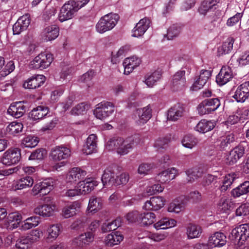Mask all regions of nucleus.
Instances as JSON below:
<instances>
[{"instance_id": "f257e3e1", "label": "nucleus", "mask_w": 249, "mask_h": 249, "mask_svg": "<svg viewBox=\"0 0 249 249\" xmlns=\"http://www.w3.org/2000/svg\"><path fill=\"white\" fill-rule=\"evenodd\" d=\"M119 19L117 14L110 13L102 17L96 24V30L100 33H104L111 30Z\"/></svg>"}, {"instance_id": "f03ea898", "label": "nucleus", "mask_w": 249, "mask_h": 249, "mask_svg": "<svg viewBox=\"0 0 249 249\" xmlns=\"http://www.w3.org/2000/svg\"><path fill=\"white\" fill-rule=\"evenodd\" d=\"M78 10V5L74 0H69L61 7L59 14V20L61 22L72 18Z\"/></svg>"}, {"instance_id": "7ed1b4c3", "label": "nucleus", "mask_w": 249, "mask_h": 249, "mask_svg": "<svg viewBox=\"0 0 249 249\" xmlns=\"http://www.w3.org/2000/svg\"><path fill=\"white\" fill-rule=\"evenodd\" d=\"M53 60L52 54L42 53L31 62L30 66L33 69L43 70L49 67Z\"/></svg>"}, {"instance_id": "20e7f679", "label": "nucleus", "mask_w": 249, "mask_h": 249, "mask_svg": "<svg viewBox=\"0 0 249 249\" xmlns=\"http://www.w3.org/2000/svg\"><path fill=\"white\" fill-rule=\"evenodd\" d=\"M21 159L20 149L18 148L9 149L3 154L0 162L4 165H11L18 163Z\"/></svg>"}, {"instance_id": "39448f33", "label": "nucleus", "mask_w": 249, "mask_h": 249, "mask_svg": "<svg viewBox=\"0 0 249 249\" xmlns=\"http://www.w3.org/2000/svg\"><path fill=\"white\" fill-rule=\"evenodd\" d=\"M55 184V181L52 178H47L36 184L33 188L35 195H46L52 190Z\"/></svg>"}, {"instance_id": "423d86ee", "label": "nucleus", "mask_w": 249, "mask_h": 249, "mask_svg": "<svg viewBox=\"0 0 249 249\" xmlns=\"http://www.w3.org/2000/svg\"><path fill=\"white\" fill-rule=\"evenodd\" d=\"M71 150L65 146H57L52 149L50 156L55 161L67 159L71 155Z\"/></svg>"}, {"instance_id": "0eeeda50", "label": "nucleus", "mask_w": 249, "mask_h": 249, "mask_svg": "<svg viewBox=\"0 0 249 249\" xmlns=\"http://www.w3.org/2000/svg\"><path fill=\"white\" fill-rule=\"evenodd\" d=\"M87 172L78 167L72 168L69 172L67 176L68 181L71 183L82 182L81 180L85 178Z\"/></svg>"}, {"instance_id": "6e6552de", "label": "nucleus", "mask_w": 249, "mask_h": 249, "mask_svg": "<svg viewBox=\"0 0 249 249\" xmlns=\"http://www.w3.org/2000/svg\"><path fill=\"white\" fill-rule=\"evenodd\" d=\"M245 153L244 147L239 145L230 151L226 159V163L229 165H233L241 158Z\"/></svg>"}, {"instance_id": "1a4fd4ad", "label": "nucleus", "mask_w": 249, "mask_h": 249, "mask_svg": "<svg viewBox=\"0 0 249 249\" xmlns=\"http://www.w3.org/2000/svg\"><path fill=\"white\" fill-rule=\"evenodd\" d=\"M45 77L43 75H35L24 82L23 87L25 89H36L40 87L45 81Z\"/></svg>"}, {"instance_id": "9d476101", "label": "nucleus", "mask_w": 249, "mask_h": 249, "mask_svg": "<svg viewBox=\"0 0 249 249\" xmlns=\"http://www.w3.org/2000/svg\"><path fill=\"white\" fill-rule=\"evenodd\" d=\"M30 23V19L27 14L20 17L13 26V34L19 35L26 30Z\"/></svg>"}, {"instance_id": "9b49d317", "label": "nucleus", "mask_w": 249, "mask_h": 249, "mask_svg": "<svg viewBox=\"0 0 249 249\" xmlns=\"http://www.w3.org/2000/svg\"><path fill=\"white\" fill-rule=\"evenodd\" d=\"M249 96V81L244 83L238 87L233 97L238 102H244Z\"/></svg>"}, {"instance_id": "f8f14e48", "label": "nucleus", "mask_w": 249, "mask_h": 249, "mask_svg": "<svg viewBox=\"0 0 249 249\" xmlns=\"http://www.w3.org/2000/svg\"><path fill=\"white\" fill-rule=\"evenodd\" d=\"M26 111V106L23 105V102H18L11 104L7 112L16 118L22 116Z\"/></svg>"}, {"instance_id": "ddd939ff", "label": "nucleus", "mask_w": 249, "mask_h": 249, "mask_svg": "<svg viewBox=\"0 0 249 249\" xmlns=\"http://www.w3.org/2000/svg\"><path fill=\"white\" fill-rule=\"evenodd\" d=\"M208 242L210 246L221 247L226 244L227 237L222 232H215L209 238Z\"/></svg>"}, {"instance_id": "4468645a", "label": "nucleus", "mask_w": 249, "mask_h": 249, "mask_svg": "<svg viewBox=\"0 0 249 249\" xmlns=\"http://www.w3.org/2000/svg\"><path fill=\"white\" fill-rule=\"evenodd\" d=\"M165 200L161 196H154L145 203L144 207L150 211H158L163 207Z\"/></svg>"}, {"instance_id": "2eb2a0df", "label": "nucleus", "mask_w": 249, "mask_h": 249, "mask_svg": "<svg viewBox=\"0 0 249 249\" xmlns=\"http://www.w3.org/2000/svg\"><path fill=\"white\" fill-rule=\"evenodd\" d=\"M101 179L104 187H111L114 186L115 180V172L112 167H109L105 170Z\"/></svg>"}, {"instance_id": "dca6fc26", "label": "nucleus", "mask_w": 249, "mask_h": 249, "mask_svg": "<svg viewBox=\"0 0 249 249\" xmlns=\"http://www.w3.org/2000/svg\"><path fill=\"white\" fill-rule=\"evenodd\" d=\"M232 78L231 69L229 68L223 67L219 73L216 77V81L219 85H223Z\"/></svg>"}, {"instance_id": "f3484780", "label": "nucleus", "mask_w": 249, "mask_h": 249, "mask_svg": "<svg viewBox=\"0 0 249 249\" xmlns=\"http://www.w3.org/2000/svg\"><path fill=\"white\" fill-rule=\"evenodd\" d=\"M141 63V59L136 56H133L125 58L123 62L124 68V73L129 74L134 68L139 66Z\"/></svg>"}, {"instance_id": "a211bd4d", "label": "nucleus", "mask_w": 249, "mask_h": 249, "mask_svg": "<svg viewBox=\"0 0 249 249\" xmlns=\"http://www.w3.org/2000/svg\"><path fill=\"white\" fill-rule=\"evenodd\" d=\"M185 71L184 70H180L173 76L172 86L174 90L181 89L184 87L185 83Z\"/></svg>"}, {"instance_id": "6ab92c4d", "label": "nucleus", "mask_w": 249, "mask_h": 249, "mask_svg": "<svg viewBox=\"0 0 249 249\" xmlns=\"http://www.w3.org/2000/svg\"><path fill=\"white\" fill-rule=\"evenodd\" d=\"M211 76L210 71L202 70L200 72L199 77L195 82L192 87L193 90H197L202 88L206 83L208 79Z\"/></svg>"}, {"instance_id": "aec40b11", "label": "nucleus", "mask_w": 249, "mask_h": 249, "mask_svg": "<svg viewBox=\"0 0 249 249\" xmlns=\"http://www.w3.org/2000/svg\"><path fill=\"white\" fill-rule=\"evenodd\" d=\"M150 20L147 18H143L136 24L133 31V36L139 37L144 34L149 27Z\"/></svg>"}, {"instance_id": "412c9836", "label": "nucleus", "mask_w": 249, "mask_h": 249, "mask_svg": "<svg viewBox=\"0 0 249 249\" xmlns=\"http://www.w3.org/2000/svg\"><path fill=\"white\" fill-rule=\"evenodd\" d=\"M97 136L95 134L90 135L87 139L85 144L84 145L83 150L87 155L92 154L96 151Z\"/></svg>"}, {"instance_id": "4be33fe9", "label": "nucleus", "mask_w": 249, "mask_h": 249, "mask_svg": "<svg viewBox=\"0 0 249 249\" xmlns=\"http://www.w3.org/2000/svg\"><path fill=\"white\" fill-rule=\"evenodd\" d=\"M184 111L183 107L179 104L175 105L171 107L167 112V119L176 121L181 117Z\"/></svg>"}, {"instance_id": "5701e85b", "label": "nucleus", "mask_w": 249, "mask_h": 249, "mask_svg": "<svg viewBox=\"0 0 249 249\" xmlns=\"http://www.w3.org/2000/svg\"><path fill=\"white\" fill-rule=\"evenodd\" d=\"M124 236L121 232L117 231L112 232L106 237L105 243L108 247H113L119 244L123 240Z\"/></svg>"}, {"instance_id": "b1692460", "label": "nucleus", "mask_w": 249, "mask_h": 249, "mask_svg": "<svg viewBox=\"0 0 249 249\" xmlns=\"http://www.w3.org/2000/svg\"><path fill=\"white\" fill-rule=\"evenodd\" d=\"M48 112V107L39 106L32 110L29 113V117L33 120H37L43 118Z\"/></svg>"}, {"instance_id": "393cba45", "label": "nucleus", "mask_w": 249, "mask_h": 249, "mask_svg": "<svg viewBox=\"0 0 249 249\" xmlns=\"http://www.w3.org/2000/svg\"><path fill=\"white\" fill-rule=\"evenodd\" d=\"M98 185V182L93 178H90L85 179L82 181L79 187L82 188V194H89Z\"/></svg>"}, {"instance_id": "a878e982", "label": "nucleus", "mask_w": 249, "mask_h": 249, "mask_svg": "<svg viewBox=\"0 0 249 249\" xmlns=\"http://www.w3.org/2000/svg\"><path fill=\"white\" fill-rule=\"evenodd\" d=\"M202 231L200 226L192 223H189L186 229L188 238L192 239L199 237L201 234Z\"/></svg>"}, {"instance_id": "bb28decb", "label": "nucleus", "mask_w": 249, "mask_h": 249, "mask_svg": "<svg viewBox=\"0 0 249 249\" xmlns=\"http://www.w3.org/2000/svg\"><path fill=\"white\" fill-rule=\"evenodd\" d=\"M59 27L56 25L49 26L44 31V39L46 41L55 39L59 35Z\"/></svg>"}, {"instance_id": "cd10ccee", "label": "nucleus", "mask_w": 249, "mask_h": 249, "mask_svg": "<svg viewBox=\"0 0 249 249\" xmlns=\"http://www.w3.org/2000/svg\"><path fill=\"white\" fill-rule=\"evenodd\" d=\"M234 39L232 37H230L223 42L222 46L218 48L217 55L222 56L223 55L231 53L233 48V44Z\"/></svg>"}, {"instance_id": "c85d7f7f", "label": "nucleus", "mask_w": 249, "mask_h": 249, "mask_svg": "<svg viewBox=\"0 0 249 249\" xmlns=\"http://www.w3.org/2000/svg\"><path fill=\"white\" fill-rule=\"evenodd\" d=\"M217 0H204L198 8L201 14L205 15L208 11H213L216 9Z\"/></svg>"}, {"instance_id": "c756f323", "label": "nucleus", "mask_w": 249, "mask_h": 249, "mask_svg": "<svg viewBox=\"0 0 249 249\" xmlns=\"http://www.w3.org/2000/svg\"><path fill=\"white\" fill-rule=\"evenodd\" d=\"M80 208L79 203L75 201L71 204L65 206L62 210V214L68 218L75 215Z\"/></svg>"}, {"instance_id": "7c9ffc66", "label": "nucleus", "mask_w": 249, "mask_h": 249, "mask_svg": "<svg viewBox=\"0 0 249 249\" xmlns=\"http://www.w3.org/2000/svg\"><path fill=\"white\" fill-rule=\"evenodd\" d=\"M176 224L177 221L175 219L165 217L154 224V227L157 230L166 229L175 226Z\"/></svg>"}, {"instance_id": "2f4dec72", "label": "nucleus", "mask_w": 249, "mask_h": 249, "mask_svg": "<svg viewBox=\"0 0 249 249\" xmlns=\"http://www.w3.org/2000/svg\"><path fill=\"white\" fill-rule=\"evenodd\" d=\"M134 144V139L132 137L128 138L125 140L123 139V142L118 150V153L120 155L126 154L130 149L133 148Z\"/></svg>"}, {"instance_id": "473e14b6", "label": "nucleus", "mask_w": 249, "mask_h": 249, "mask_svg": "<svg viewBox=\"0 0 249 249\" xmlns=\"http://www.w3.org/2000/svg\"><path fill=\"white\" fill-rule=\"evenodd\" d=\"M249 193V181H246L233 189L231 195L234 197H239Z\"/></svg>"}, {"instance_id": "72a5a7b5", "label": "nucleus", "mask_w": 249, "mask_h": 249, "mask_svg": "<svg viewBox=\"0 0 249 249\" xmlns=\"http://www.w3.org/2000/svg\"><path fill=\"white\" fill-rule=\"evenodd\" d=\"M214 127V125L211 121L201 120L196 126V130L200 133H206L211 131Z\"/></svg>"}, {"instance_id": "f704fd0d", "label": "nucleus", "mask_w": 249, "mask_h": 249, "mask_svg": "<svg viewBox=\"0 0 249 249\" xmlns=\"http://www.w3.org/2000/svg\"><path fill=\"white\" fill-rule=\"evenodd\" d=\"M137 114L139 116V122L140 124H144L149 120L151 116V109L147 106L143 108H139L136 110Z\"/></svg>"}, {"instance_id": "c9c22d12", "label": "nucleus", "mask_w": 249, "mask_h": 249, "mask_svg": "<svg viewBox=\"0 0 249 249\" xmlns=\"http://www.w3.org/2000/svg\"><path fill=\"white\" fill-rule=\"evenodd\" d=\"M175 176V175L171 173V170L168 169L163 171L158 174L155 178L157 181L161 183H164L173 179Z\"/></svg>"}, {"instance_id": "e433bc0d", "label": "nucleus", "mask_w": 249, "mask_h": 249, "mask_svg": "<svg viewBox=\"0 0 249 249\" xmlns=\"http://www.w3.org/2000/svg\"><path fill=\"white\" fill-rule=\"evenodd\" d=\"M186 174L187 176V182H192L202 177L203 171L200 168H196L188 170L186 171Z\"/></svg>"}, {"instance_id": "4c0bfd02", "label": "nucleus", "mask_w": 249, "mask_h": 249, "mask_svg": "<svg viewBox=\"0 0 249 249\" xmlns=\"http://www.w3.org/2000/svg\"><path fill=\"white\" fill-rule=\"evenodd\" d=\"M34 212L36 214L43 217H49L53 214V209L52 208V206L46 204L36 208L34 210Z\"/></svg>"}, {"instance_id": "58836bf2", "label": "nucleus", "mask_w": 249, "mask_h": 249, "mask_svg": "<svg viewBox=\"0 0 249 249\" xmlns=\"http://www.w3.org/2000/svg\"><path fill=\"white\" fill-rule=\"evenodd\" d=\"M102 200L100 197L92 196L89 203L88 209L91 212H95L100 210L102 207Z\"/></svg>"}, {"instance_id": "ea45409f", "label": "nucleus", "mask_w": 249, "mask_h": 249, "mask_svg": "<svg viewBox=\"0 0 249 249\" xmlns=\"http://www.w3.org/2000/svg\"><path fill=\"white\" fill-rule=\"evenodd\" d=\"M22 219L21 215L18 212L9 213L7 217V221L9 225L14 228L18 227Z\"/></svg>"}, {"instance_id": "a19ab883", "label": "nucleus", "mask_w": 249, "mask_h": 249, "mask_svg": "<svg viewBox=\"0 0 249 249\" xmlns=\"http://www.w3.org/2000/svg\"><path fill=\"white\" fill-rule=\"evenodd\" d=\"M34 183V180L32 177L27 176L20 178L17 183L15 189L21 190L31 187Z\"/></svg>"}, {"instance_id": "79ce46f5", "label": "nucleus", "mask_w": 249, "mask_h": 249, "mask_svg": "<svg viewBox=\"0 0 249 249\" xmlns=\"http://www.w3.org/2000/svg\"><path fill=\"white\" fill-rule=\"evenodd\" d=\"M39 142L37 137L29 135L25 137L21 142V147L22 148H32L36 146Z\"/></svg>"}, {"instance_id": "37998d69", "label": "nucleus", "mask_w": 249, "mask_h": 249, "mask_svg": "<svg viewBox=\"0 0 249 249\" xmlns=\"http://www.w3.org/2000/svg\"><path fill=\"white\" fill-rule=\"evenodd\" d=\"M33 243L27 235L22 236L17 240L16 247L18 249H28Z\"/></svg>"}, {"instance_id": "c03bdc74", "label": "nucleus", "mask_w": 249, "mask_h": 249, "mask_svg": "<svg viewBox=\"0 0 249 249\" xmlns=\"http://www.w3.org/2000/svg\"><path fill=\"white\" fill-rule=\"evenodd\" d=\"M156 216L153 213H141L140 222L144 226L150 225L155 221Z\"/></svg>"}, {"instance_id": "a18cd8bd", "label": "nucleus", "mask_w": 249, "mask_h": 249, "mask_svg": "<svg viewBox=\"0 0 249 249\" xmlns=\"http://www.w3.org/2000/svg\"><path fill=\"white\" fill-rule=\"evenodd\" d=\"M181 31V27L176 24L171 26L167 30V33L164 35L168 40H172L177 37Z\"/></svg>"}, {"instance_id": "49530a36", "label": "nucleus", "mask_w": 249, "mask_h": 249, "mask_svg": "<svg viewBox=\"0 0 249 249\" xmlns=\"http://www.w3.org/2000/svg\"><path fill=\"white\" fill-rule=\"evenodd\" d=\"M23 124L21 123L13 122L10 123L6 128V131L11 134L15 135L23 129Z\"/></svg>"}, {"instance_id": "de8ad7c7", "label": "nucleus", "mask_w": 249, "mask_h": 249, "mask_svg": "<svg viewBox=\"0 0 249 249\" xmlns=\"http://www.w3.org/2000/svg\"><path fill=\"white\" fill-rule=\"evenodd\" d=\"M123 142V138L121 137H116L111 139L109 141L107 144V148L108 150H113L114 149L117 150L118 153V150L119 149L121 144Z\"/></svg>"}, {"instance_id": "09e8293b", "label": "nucleus", "mask_w": 249, "mask_h": 249, "mask_svg": "<svg viewBox=\"0 0 249 249\" xmlns=\"http://www.w3.org/2000/svg\"><path fill=\"white\" fill-rule=\"evenodd\" d=\"M240 233V239H242L244 243L248 238L249 237V224H245L240 225L237 228V231L234 233Z\"/></svg>"}, {"instance_id": "8fccbe9b", "label": "nucleus", "mask_w": 249, "mask_h": 249, "mask_svg": "<svg viewBox=\"0 0 249 249\" xmlns=\"http://www.w3.org/2000/svg\"><path fill=\"white\" fill-rule=\"evenodd\" d=\"M47 151L44 148H39L33 152L29 157V160H41L47 156Z\"/></svg>"}, {"instance_id": "3c124183", "label": "nucleus", "mask_w": 249, "mask_h": 249, "mask_svg": "<svg viewBox=\"0 0 249 249\" xmlns=\"http://www.w3.org/2000/svg\"><path fill=\"white\" fill-rule=\"evenodd\" d=\"M236 178V175L234 173L227 175L223 181V184L221 187V191H226L228 187L230 186L234 179Z\"/></svg>"}, {"instance_id": "603ef678", "label": "nucleus", "mask_w": 249, "mask_h": 249, "mask_svg": "<svg viewBox=\"0 0 249 249\" xmlns=\"http://www.w3.org/2000/svg\"><path fill=\"white\" fill-rule=\"evenodd\" d=\"M161 76V74L160 71H155L145 79V84L148 87H152L160 78Z\"/></svg>"}, {"instance_id": "864d4df0", "label": "nucleus", "mask_w": 249, "mask_h": 249, "mask_svg": "<svg viewBox=\"0 0 249 249\" xmlns=\"http://www.w3.org/2000/svg\"><path fill=\"white\" fill-rule=\"evenodd\" d=\"M119 225V221L117 220H114L110 222L105 223L102 226V231L104 232L114 231Z\"/></svg>"}, {"instance_id": "5fc2aeb1", "label": "nucleus", "mask_w": 249, "mask_h": 249, "mask_svg": "<svg viewBox=\"0 0 249 249\" xmlns=\"http://www.w3.org/2000/svg\"><path fill=\"white\" fill-rule=\"evenodd\" d=\"M182 145L188 148H192L197 143L196 139L191 135L185 136L182 140Z\"/></svg>"}, {"instance_id": "6e6d98bb", "label": "nucleus", "mask_w": 249, "mask_h": 249, "mask_svg": "<svg viewBox=\"0 0 249 249\" xmlns=\"http://www.w3.org/2000/svg\"><path fill=\"white\" fill-rule=\"evenodd\" d=\"M197 110L199 114L202 115L212 112L207 99L203 101L198 106Z\"/></svg>"}, {"instance_id": "4d7b16f0", "label": "nucleus", "mask_w": 249, "mask_h": 249, "mask_svg": "<svg viewBox=\"0 0 249 249\" xmlns=\"http://www.w3.org/2000/svg\"><path fill=\"white\" fill-rule=\"evenodd\" d=\"M89 109V106L88 104L85 103H81L76 105L72 108L71 112L72 114L73 115H80L83 114Z\"/></svg>"}, {"instance_id": "13d9d810", "label": "nucleus", "mask_w": 249, "mask_h": 249, "mask_svg": "<svg viewBox=\"0 0 249 249\" xmlns=\"http://www.w3.org/2000/svg\"><path fill=\"white\" fill-rule=\"evenodd\" d=\"M125 217L130 223L140 222L141 213L137 211H134L128 213Z\"/></svg>"}, {"instance_id": "bf43d9fd", "label": "nucleus", "mask_w": 249, "mask_h": 249, "mask_svg": "<svg viewBox=\"0 0 249 249\" xmlns=\"http://www.w3.org/2000/svg\"><path fill=\"white\" fill-rule=\"evenodd\" d=\"M170 139L168 138H159L155 142L154 146L158 150L162 151L167 148Z\"/></svg>"}, {"instance_id": "052dcab7", "label": "nucleus", "mask_w": 249, "mask_h": 249, "mask_svg": "<svg viewBox=\"0 0 249 249\" xmlns=\"http://www.w3.org/2000/svg\"><path fill=\"white\" fill-rule=\"evenodd\" d=\"M47 231L48 232V238L54 240L59 235L60 229L57 225H53L48 229Z\"/></svg>"}, {"instance_id": "680f3d73", "label": "nucleus", "mask_w": 249, "mask_h": 249, "mask_svg": "<svg viewBox=\"0 0 249 249\" xmlns=\"http://www.w3.org/2000/svg\"><path fill=\"white\" fill-rule=\"evenodd\" d=\"M83 244L88 245L94 240V234L92 232H87L84 234L80 235L77 239Z\"/></svg>"}, {"instance_id": "e2e57ef3", "label": "nucleus", "mask_w": 249, "mask_h": 249, "mask_svg": "<svg viewBox=\"0 0 249 249\" xmlns=\"http://www.w3.org/2000/svg\"><path fill=\"white\" fill-rule=\"evenodd\" d=\"M129 175L126 173H123L119 176H116L114 181V186L126 184L129 180Z\"/></svg>"}, {"instance_id": "0e129e2a", "label": "nucleus", "mask_w": 249, "mask_h": 249, "mask_svg": "<svg viewBox=\"0 0 249 249\" xmlns=\"http://www.w3.org/2000/svg\"><path fill=\"white\" fill-rule=\"evenodd\" d=\"M234 141V136L232 133L228 134L225 137H223L220 143V147L222 148H225L229 146L231 143Z\"/></svg>"}, {"instance_id": "69168bd1", "label": "nucleus", "mask_w": 249, "mask_h": 249, "mask_svg": "<svg viewBox=\"0 0 249 249\" xmlns=\"http://www.w3.org/2000/svg\"><path fill=\"white\" fill-rule=\"evenodd\" d=\"M97 106L100 107L106 111L108 116L111 114L114 111V105L111 102H101L97 105Z\"/></svg>"}, {"instance_id": "338daca9", "label": "nucleus", "mask_w": 249, "mask_h": 249, "mask_svg": "<svg viewBox=\"0 0 249 249\" xmlns=\"http://www.w3.org/2000/svg\"><path fill=\"white\" fill-rule=\"evenodd\" d=\"M15 69L14 63L10 61L4 67V69L0 72V76L5 77L12 72Z\"/></svg>"}, {"instance_id": "774afa93", "label": "nucleus", "mask_w": 249, "mask_h": 249, "mask_svg": "<svg viewBox=\"0 0 249 249\" xmlns=\"http://www.w3.org/2000/svg\"><path fill=\"white\" fill-rule=\"evenodd\" d=\"M237 216H246L249 214V205L243 204L238 207L236 210Z\"/></svg>"}]
</instances>
